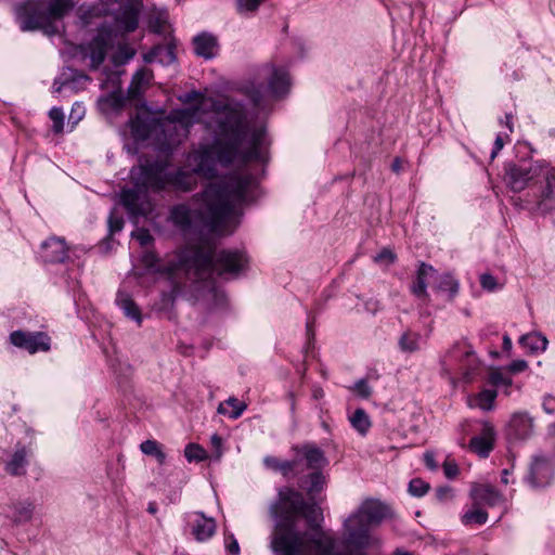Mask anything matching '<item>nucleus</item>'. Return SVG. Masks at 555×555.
Returning <instances> with one entry per match:
<instances>
[{
    "label": "nucleus",
    "instance_id": "39448f33",
    "mask_svg": "<svg viewBox=\"0 0 555 555\" xmlns=\"http://www.w3.org/2000/svg\"><path fill=\"white\" fill-rule=\"evenodd\" d=\"M384 509L378 501H364L344 522V544L359 551L379 545V538L372 535L369 529L383 519Z\"/></svg>",
    "mask_w": 555,
    "mask_h": 555
},
{
    "label": "nucleus",
    "instance_id": "680f3d73",
    "mask_svg": "<svg viewBox=\"0 0 555 555\" xmlns=\"http://www.w3.org/2000/svg\"><path fill=\"white\" fill-rule=\"evenodd\" d=\"M503 348L505 350H511L512 349V340H511V338L507 335H505L503 337Z\"/></svg>",
    "mask_w": 555,
    "mask_h": 555
},
{
    "label": "nucleus",
    "instance_id": "4be33fe9",
    "mask_svg": "<svg viewBox=\"0 0 555 555\" xmlns=\"http://www.w3.org/2000/svg\"><path fill=\"white\" fill-rule=\"evenodd\" d=\"M116 302L128 318L141 323V312L128 294L118 292Z\"/></svg>",
    "mask_w": 555,
    "mask_h": 555
},
{
    "label": "nucleus",
    "instance_id": "69168bd1",
    "mask_svg": "<svg viewBox=\"0 0 555 555\" xmlns=\"http://www.w3.org/2000/svg\"><path fill=\"white\" fill-rule=\"evenodd\" d=\"M392 169L396 172H398L401 169V162H400V159H395V162L392 163Z\"/></svg>",
    "mask_w": 555,
    "mask_h": 555
},
{
    "label": "nucleus",
    "instance_id": "bb28decb",
    "mask_svg": "<svg viewBox=\"0 0 555 555\" xmlns=\"http://www.w3.org/2000/svg\"><path fill=\"white\" fill-rule=\"evenodd\" d=\"M13 517L16 522H26L31 519L34 506L28 501L16 502L12 505Z\"/></svg>",
    "mask_w": 555,
    "mask_h": 555
},
{
    "label": "nucleus",
    "instance_id": "393cba45",
    "mask_svg": "<svg viewBox=\"0 0 555 555\" xmlns=\"http://www.w3.org/2000/svg\"><path fill=\"white\" fill-rule=\"evenodd\" d=\"M421 335L414 332H405L399 338V347L403 352H415L421 348Z\"/></svg>",
    "mask_w": 555,
    "mask_h": 555
},
{
    "label": "nucleus",
    "instance_id": "338daca9",
    "mask_svg": "<svg viewBox=\"0 0 555 555\" xmlns=\"http://www.w3.org/2000/svg\"><path fill=\"white\" fill-rule=\"evenodd\" d=\"M507 476H508V470H507V469H504V470L502 472V482H504V483H508V478H507Z\"/></svg>",
    "mask_w": 555,
    "mask_h": 555
},
{
    "label": "nucleus",
    "instance_id": "58836bf2",
    "mask_svg": "<svg viewBox=\"0 0 555 555\" xmlns=\"http://www.w3.org/2000/svg\"><path fill=\"white\" fill-rule=\"evenodd\" d=\"M135 54V51L127 46L122 44L119 46L117 53L115 54L114 59L116 63L122 64L131 60Z\"/></svg>",
    "mask_w": 555,
    "mask_h": 555
},
{
    "label": "nucleus",
    "instance_id": "2f4dec72",
    "mask_svg": "<svg viewBox=\"0 0 555 555\" xmlns=\"http://www.w3.org/2000/svg\"><path fill=\"white\" fill-rule=\"evenodd\" d=\"M435 281L438 282L437 288L441 292L449 293L451 297L457 293L459 284L450 274H443L440 276L436 274Z\"/></svg>",
    "mask_w": 555,
    "mask_h": 555
},
{
    "label": "nucleus",
    "instance_id": "79ce46f5",
    "mask_svg": "<svg viewBox=\"0 0 555 555\" xmlns=\"http://www.w3.org/2000/svg\"><path fill=\"white\" fill-rule=\"evenodd\" d=\"M262 0H237V9L241 13L255 11Z\"/></svg>",
    "mask_w": 555,
    "mask_h": 555
},
{
    "label": "nucleus",
    "instance_id": "dca6fc26",
    "mask_svg": "<svg viewBox=\"0 0 555 555\" xmlns=\"http://www.w3.org/2000/svg\"><path fill=\"white\" fill-rule=\"evenodd\" d=\"M195 516L191 532L197 542H205L216 533V521L214 518L206 517L202 512L195 513Z\"/></svg>",
    "mask_w": 555,
    "mask_h": 555
},
{
    "label": "nucleus",
    "instance_id": "4c0bfd02",
    "mask_svg": "<svg viewBox=\"0 0 555 555\" xmlns=\"http://www.w3.org/2000/svg\"><path fill=\"white\" fill-rule=\"evenodd\" d=\"M429 489V485L422 479H413L410 481L409 491L412 495L422 496Z\"/></svg>",
    "mask_w": 555,
    "mask_h": 555
},
{
    "label": "nucleus",
    "instance_id": "f03ea898",
    "mask_svg": "<svg viewBox=\"0 0 555 555\" xmlns=\"http://www.w3.org/2000/svg\"><path fill=\"white\" fill-rule=\"evenodd\" d=\"M255 179L249 175H231L210 183L193 201L194 208L175 206L171 221L182 230L204 224L218 234H230L236 228L242 207L253 199Z\"/></svg>",
    "mask_w": 555,
    "mask_h": 555
},
{
    "label": "nucleus",
    "instance_id": "de8ad7c7",
    "mask_svg": "<svg viewBox=\"0 0 555 555\" xmlns=\"http://www.w3.org/2000/svg\"><path fill=\"white\" fill-rule=\"evenodd\" d=\"M375 262L378 263H391L395 260V255L389 249H384L374 257Z\"/></svg>",
    "mask_w": 555,
    "mask_h": 555
},
{
    "label": "nucleus",
    "instance_id": "a18cd8bd",
    "mask_svg": "<svg viewBox=\"0 0 555 555\" xmlns=\"http://www.w3.org/2000/svg\"><path fill=\"white\" fill-rule=\"evenodd\" d=\"M480 284H481L482 288L490 291V292L496 289V287H498L496 280L491 274H482L480 276Z\"/></svg>",
    "mask_w": 555,
    "mask_h": 555
},
{
    "label": "nucleus",
    "instance_id": "774afa93",
    "mask_svg": "<svg viewBox=\"0 0 555 555\" xmlns=\"http://www.w3.org/2000/svg\"><path fill=\"white\" fill-rule=\"evenodd\" d=\"M147 511L152 514H155L156 513V506L155 504L151 503L147 507Z\"/></svg>",
    "mask_w": 555,
    "mask_h": 555
},
{
    "label": "nucleus",
    "instance_id": "49530a36",
    "mask_svg": "<svg viewBox=\"0 0 555 555\" xmlns=\"http://www.w3.org/2000/svg\"><path fill=\"white\" fill-rule=\"evenodd\" d=\"M132 235L142 246H146L152 242V236L147 230L138 229Z\"/></svg>",
    "mask_w": 555,
    "mask_h": 555
},
{
    "label": "nucleus",
    "instance_id": "2eb2a0df",
    "mask_svg": "<svg viewBox=\"0 0 555 555\" xmlns=\"http://www.w3.org/2000/svg\"><path fill=\"white\" fill-rule=\"evenodd\" d=\"M194 52L206 60L214 59L219 51L217 38L208 33H202L193 38Z\"/></svg>",
    "mask_w": 555,
    "mask_h": 555
},
{
    "label": "nucleus",
    "instance_id": "473e14b6",
    "mask_svg": "<svg viewBox=\"0 0 555 555\" xmlns=\"http://www.w3.org/2000/svg\"><path fill=\"white\" fill-rule=\"evenodd\" d=\"M184 456L189 462H202L207 459V452L196 443H189L184 449Z\"/></svg>",
    "mask_w": 555,
    "mask_h": 555
},
{
    "label": "nucleus",
    "instance_id": "4d7b16f0",
    "mask_svg": "<svg viewBox=\"0 0 555 555\" xmlns=\"http://www.w3.org/2000/svg\"><path fill=\"white\" fill-rule=\"evenodd\" d=\"M157 258L153 253H145L142 257V262L146 268H153L156 264Z\"/></svg>",
    "mask_w": 555,
    "mask_h": 555
},
{
    "label": "nucleus",
    "instance_id": "0e129e2a",
    "mask_svg": "<svg viewBox=\"0 0 555 555\" xmlns=\"http://www.w3.org/2000/svg\"><path fill=\"white\" fill-rule=\"evenodd\" d=\"M392 555H414V553L412 552H409V551H405V550H402V548H397Z\"/></svg>",
    "mask_w": 555,
    "mask_h": 555
},
{
    "label": "nucleus",
    "instance_id": "6e6552de",
    "mask_svg": "<svg viewBox=\"0 0 555 555\" xmlns=\"http://www.w3.org/2000/svg\"><path fill=\"white\" fill-rule=\"evenodd\" d=\"M10 341L18 348L27 350L29 353L38 351H48L50 349V337L42 333H26L15 331L10 335Z\"/></svg>",
    "mask_w": 555,
    "mask_h": 555
},
{
    "label": "nucleus",
    "instance_id": "5fc2aeb1",
    "mask_svg": "<svg viewBox=\"0 0 555 555\" xmlns=\"http://www.w3.org/2000/svg\"><path fill=\"white\" fill-rule=\"evenodd\" d=\"M543 410L548 414H553L555 412V397H552V396L544 397Z\"/></svg>",
    "mask_w": 555,
    "mask_h": 555
},
{
    "label": "nucleus",
    "instance_id": "f704fd0d",
    "mask_svg": "<svg viewBox=\"0 0 555 555\" xmlns=\"http://www.w3.org/2000/svg\"><path fill=\"white\" fill-rule=\"evenodd\" d=\"M309 482L310 485L307 488L308 493H318L323 489V486L325 485V477L320 472H315L310 475Z\"/></svg>",
    "mask_w": 555,
    "mask_h": 555
},
{
    "label": "nucleus",
    "instance_id": "bf43d9fd",
    "mask_svg": "<svg viewBox=\"0 0 555 555\" xmlns=\"http://www.w3.org/2000/svg\"><path fill=\"white\" fill-rule=\"evenodd\" d=\"M157 462L163 465L166 461V454L165 452L163 451V448H160L154 455H153Z\"/></svg>",
    "mask_w": 555,
    "mask_h": 555
},
{
    "label": "nucleus",
    "instance_id": "9d476101",
    "mask_svg": "<svg viewBox=\"0 0 555 555\" xmlns=\"http://www.w3.org/2000/svg\"><path fill=\"white\" fill-rule=\"evenodd\" d=\"M141 8L139 0H131L126 4L115 20L116 29L122 33L133 31L138 27Z\"/></svg>",
    "mask_w": 555,
    "mask_h": 555
},
{
    "label": "nucleus",
    "instance_id": "c03bdc74",
    "mask_svg": "<svg viewBox=\"0 0 555 555\" xmlns=\"http://www.w3.org/2000/svg\"><path fill=\"white\" fill-rule=\"evenodd\" d=\"M442 468L446 477L449 479L455 478L459 474V467L454 461L447 460L443 463Z\"/></svg>",
    "mask_w": 555,
    "mask_h": 555
},
{
    "label": "nucleus",
    "instance_id": "a211bd4d",
    "mask_svg": "<svg viewBox=\"0 0 555 555\" xmlns=\"http://www.w3.org/2000/svg\"><path fill=\"white\" fill-rule=\"evenodd\" d=\"M508 427L514 438L526 439L532 434L533 421L527 413L518 412L512 416Z\"/></svg>",
    "mask_w": 555,
    "mask_h": 555
},
{
    "label": "nucleus",
    "instance_id": "864d4df0",
    "mask_svg": "<svg viewBox=\"0 0 555 555\" xmlns=\"http://www.w3.org/2000/svg\"><path fill=\"white\" fill-rule=\"evenodd\" d=\"M424 462L430 470H436L438 468V464L435 460V454L430 451L425 452Z\"/></svg>",
    "mask_w": 555,
    "mask_h": 555
},
{
    "label": "nucleus",
    "instance_id": "6ab92c4d",
    "mask_svg": "<svg viewBox=\"0 0 555 555\" xmlns=\"http://www.w3.org/2000/svg\"><path fill=\"white\" fill-rule=\"evenodd\" d=\"M42 257L48 262H62L67 257V247L62 238L51 237L42 243Z\"/></svg>",
    "mask_w": 555,
    "mask_h": 555
},
{
    "label": "nucleus",
    "instance_id": "20e7f679",
    "mask_svg": "<svg viewBox=\"0 0 555 555\" xmlns=\"http://www.w3.org/2000/svg\"><path fill=\"white\" fill-rule=\"evenodd\" d=\"M504 182L514 193L529 190L532 203L539 210L555 209V167L545 159L507 163L504 167Z\"/></svg>",
    "mask_w": 555,
    "mask_h": 555
},
{
    "label": "nucleus",
    "instance_id": "f3484780",
    "mask_svg": "<svg viewBox=\"0 0 555 555\" xmlns=\"http://www.w3.org/2000/svg\"><path fill=\"white\" fill-rule=\"evenodd\" d=\"M431 280H436V270L431 266L422 263L417 270L416 280L411 287V292L417 298L426 300L428 298L426 288Z\"/></svg>",
    "mask_w": 555,
    "mask_h": 555
},
{
    "label": "nucleus",
    "instance_id": "f257e3e1",
    "mask_svg": "<svg viewBox=\"0 0 555 555\" xmlns=\"http://www.w3.org/2000/svg\"><path fill=\"white\" fill-rule=\"evenodd\" d=\"M186 108L176 109L165 119H157L147 109H141L130 120L131 134L135 141L153 140L160 151L178 146L194 122H203L218 133L212 145H203L191 152L184 167L170 175L166 164L155 163L132 168L130 175L135 183L132 190L121 192V203L132 216H149L153 204L146 190H162L168 185L180 191H190L197 177L211 178L217 163L229 165L261 159L267 144L263 125H251L244 107L238 103H217L212 98L192 92L184 95Z\"/></svg>",
    "mask_w": 555,
    "mask_h": 555
},
{
    "label": "nucleus",
    "instance_id": "8fccbe9b",
    "mask_svg": "<svg viewBox=\"0 0 555 555\" xmlns=\"http://www.w3.org/2000/svg\"><path fill=\"white\" fill-rule=\"evenodd\" d=\"M83 115L85 107L81 104L76 103L72 108L69 120H73L74 124H77L83 117Z\"/></svg>",
    "mask_w": 555,
    "mask_h": 555
},
{
    "label": "nucleus",
    "instance_id": "ddd939ff",
    "mask_svg": "<svg viewBox=\"0 0 555 555\" xmlns=\"http://www.w3.org/2000/svg\"><path fill=\"white\" fill-rule=\"evenodd\" d=\"M495 431L494 428L486 423L482 426L481 434L472 438L469 450L481 457H487L494 446Z\"/></svg>",
    "mask_w": 555,
    "mask_h": 555
},
{
    "label": "nucleus",
    "instance_id": "c9c22d12",
    "mask_svg": "<svg viewBox=\"0 0 555 555\" xmlns=\"http://www.w3.org/2000/svg\"><path fill=\"white\" fill-rule=\"evenodd\" d=\"M489 380L493 386L500 387L505 386L509 387L512 385V379L505 376L500 370L494 369L489 374Z\"/></svg>",
    "mask_w": 555,
    "mask_h": 555
},
{
    "label": "nucleus",
    "instance_id": "cd10ccee",
    "mask_svg": "<svg viewBox=\"0 0 555 555\" xmlns=\"http://www.w3.org/2000/svg\"><path fill=\"white\" fill-rule=\"evenodd\" d=\"M519 343L529 347L532 351L545 350L547 347V339L540 333L527 334L520 337Z\"/></svg>",
    "mask_w": 555,
    "mask_h": 555
},
{
    "label": "nucleus",
    "instance_id": "b1692460",
    "mask_svg": "<svg viewBox=\"0 0 555 555\" xmlns=\"http://www.w3.org/2000/svg\"><path fill=\"white\" fill-rule=\"evenodd\" d=\"M246 408V403L240 401L236 398L231 397L227 401L219 404L218 413L222 415H228L229 417L235 420L242 415Z\"/></svg>",
    "mask_w": 555,
    "mask_h": 555
},
{
    "label": "nucleus",
    "instance_id": "0eeeda50",
    "mask_svg": "<svg viewBox=\"0 0 555 555\" xmlns=\"http://www.w3.org/2000/svg\"><path fill=\"white\" fill-rule=\"evenodd\" d=\"M443 369L448 373L459 374L470 382L479 367L478 359L466 341H459L444 356Z\"/></svg>",
    "mask_w": 555,
    "mask_h": 555
},
{
    "label": "nucleus",
    "instance_id": "603ef678",
    "mask_svg": "<svg viewBox=\"0 0 555 555\" xmlns=\"http://www.w3.org/2000/svg\"><path fill=\"white\" fill-rule=\"evenodd\" d=\"M527 362L525 360H516V361H513L509 365H508V370L512 372V373H519V372H522L527 369Z\"/></svg>",
    "mask_w": 555,
    "mask_h": 555
},
{
    "label": "nucleus",
    "instance_id": "aec40b11",
    "mask_svg": "<svg viewBox=\"0 0 555 555\" xmlns=\"http://www.w3.org/2000/svg\"><path fill=\"white\" fill-rule=\"evenodd\" d=\"M29 453L30 451L25 446H17L11 459L5 463V472L12 476L25 475Z\"/></svg>",
    "mask_w": 555,
    "mask_h": 555
},
{
    "label": "nucleus",
    "instance_id": "7ed1b4c3",
    "mask_svg": "<svg viewBox=\"0 0 555 555\" xmlns=\"http://www.w3.org/2000/svg\"><path fill=\"white\" fill-rule=\"evenodd\" d=\"M247 264L245 255L237 250L216 251L209 243L190 246L177 254L168 264L162 269L170 278L176 279L181 273L189 278L204 281L212 271L218 274H236Z\"/></svg>",
    "mask_w": 555,
    "mask_h": 555
},
{
    "label": "nucleus",
    "instance_id": "ea45409f",
    "mask_svg": "<svg viewBox=\"0 0 555 555\" xmlns=\"http://www.w3.org/2000/svg\"><path fill=\"white\" fill-rule=\"evenodd\" d=\"M350 389L363 399H367L372 395V389L365 379L358 380Z\"/></svg>",
    "mask_w": 555,
    "mask_h": 555
},
{
    "label": "nucleus",
    "instance_id": "6e6d98bb",
    "mask_svg": "<svg viewBox=\"0 0 555 555\" xmlns=\"http://www.w3.org/2000/svg\"><path fill=\"white\" fill-rule=\"evenodd\" d=\"M439 501H447L452 498V490L448 487L439 488L436 491Z\"/></svg>",
    "mask_w": 555,
    "mask_h": 555
},
{
    "label": "nucleus",
    "instance_id": "052dcab7",
    "mask_svg": "<svg viewBox=\"0 0 555 555\" xmlns=\"http://www.w3.org/2000/svg\"><path fill=\"white\" fill-rule=\"evenodd\" d=\"M250 96H251V99H253L254 103H255V104H257V105L260 103L261 98H262V95H261V93H260V91H259V90H257V91L253 92V93L250 94Z\"/></svg>",
    "mask_w": 555,
    "mask_h": 555
},
{
    "label": "nucleus",
    "instance_id": "5701e85b",
    "mask_svg": "<svg viewBox=\"0 0 555 555\" xmlns=\"http://www.w3.org/2000/svg\"><path fill=\"white\" fill-rule=\"evenodd\" d=\"M302 455L311 469H320L327 464L324 453L319 448L307 446L302 449Z\"/></svg>",
    "mask_w": 555,
    "mask_h": 555
},
{
    "label": "nucleus",
    "instance_id": "412c9836",
    "mask_svg": "<svg viewBox=\"0 0 555 555\" xmlns=\"http://www.w3.org/2000/svg\"><path fill=\"white\" fill-rule=\"evenodd\" d=\"M496 396V390L483 389L479 393L468 397L467 403L470 408H479L483 411H490L494 406Z\"/></svg>",
    "mask_w": 555,
    "mask_h": 555
},
{
    "label": "nucleus",
    "instance_id": "c756f323",
    "mask_svg": "<svg viewBox=\"0 0 555 555\" xmlns=\"http://www.w3.org/2000/svg\"><path fill=\"white\" fill-rule=\"evenodd\" d=\"M263 464L269 469L281 472L285 477L288 476L295 468V462L280 461L274 456H266L263 459Z\"/></svg>",
    "mask_w": 555,
    "mask_h": 555
},
{
    "label": "nucleus",
    "instance_id": "7c9ffc66",
    "mask_svg": "<svg viewBox=\"0 0 555 555\" xmlns=\"http://www.w3.org/2000/svg\"><path fill=\"white\" fill-rule=\"evenodd\" d=\"M168 22V14L164 10H153L150 15V27L155 33H165L166 31V25Z\"/></svg>",
    "mask_w": 555,
    "mask_h": 555
},
{
    "label": "nucleus",
    "instance_id": "09e8293b",
    "mask_svg": "<svg viewBox=\"0 0 555 555\" xmlns=\"http://www.w3.org/2000/svg\"><path fill=\"white\" fill-rule=\"evenodd\" d=\"M225 547L233 555L240 554V546L233 534L225 535Z\"/></svg>",
    "mask_w": 555,
    "mask_h": 555
},
{
    "label": "nucleus",
    "instance_id": "e2e57ef3",
    "mask_svg": "<svg viewBox=\"0 0 555 555\" xmlns=\"http://www.w3.org/2000/svg\"><path fill=\"white\" fill-rule=\"evenodd\" d=\"M513 116L511 114L505 115V125L508 127L509 131H513V124H512Z\"/></svg>",
    "mask_w": 555,
    "mask_h": 555
},
{
    "label": "nucleus",
    "instance_id": "13d9d810",
    "mask_svg": "<svg viewBox=\"0 0 555 555\" xmlns=\"http://www.w3.org/2000/svg\"><path fill=\"white\" fill-rule=\"evenodd\" d=\"M503 146H504L503 139L501 135H498L495 139V142H494L493 151L491 153L492 159L496 157L498 153L503 149Z\"/></svg>",
    "mask_w": 555,
    "mask_h": 555
},
{
    "label": "nucleus",
    "instance_id": "e433bc0d",
    "mask_svg": "<svg viewBox=\"0 0 555 555\" xmlns=\"http://www.w3.org/2000/svg\"><path fill=\"white\" fill-rule=\"evenodd\" d=\"M49 116L51 120L53 121V131L56 133H60L63 131L64 128V114L61 108L53 107L49 112Z\"/></svg>",
    "mask_w": 555,
    "mask_h": 555
},
{
    "label": "nucleus",
    "instance_id": "72a5a7b5",
    "mask_svg": "<svg viewBox=\"0 0 555 555\" xmlns=\"http://www.w3.org/2000/svg\"><path fill=\"white\" fill-rule=\"evenodd\" d=\"M149 79H150V73L147 70H145V69L138 70L132 78V82L129 87V93L132 96H137L138 94H140L142 85L146 83L149 81Z\"/></svg>",
    "mask_w": 555,
    "mask_h": 555
},
{
    "label": "nucleus",
    "instance_id": "423d86ee",
    "mask_svg": "<svg viewBox=\"0 0 555 555\" xmlns=\"http://www.w3.org/2000/svg\"><path fill=\"white\" fill-rule=\"evenodd\" d=\"M73 0H51L44 9L40 3L28 1L16 10L22 30H42L51 36L57 33L54 22L63 18L73 8Z\"/></svg>",
    "mask_w": 555,
    "mask_h": 555
},
{
    "label": "nucleus",
    "instance_id": "1a4fd4ad",
    "mask_svg": "<svg viewBox=\"0 0 555 555\" xmlns=\"http://www.w3.org/2000/svg\"><path fill=\"white\" fill-rule=\"evenodd\" d=\"M111 43L112 30L102 28L87 49V55L90 57L92 67H98L104 61L107 48Z\"/></svg>",
    "mask_w": 555,
    "mask_h": 555
},
{
    "label": "nucleus",
    "instance_id": "4468645a",
    "mask_svg": "<svg viewBox=\"0 0 555 555\" xmlns=\"http://www.w3.org/2000/svg\"><path fill=\"white\" fill-rule=\"evenodd\" d=\"M262 72L263 77L269 79V91L272 95L279 96L286 93L289 88V78L286 70L269 65Z\"/></svg>",
    "mask_w": 555,
    "mask_h": 555
},
{
    "label": "nucleus",
    "instance_id": "f8f14e48",
    "mask_svg": "<svg viewBox=\"0 0 555 555\" xmlns=\"http://www.w3.org/2000/svg\"><path fill=\"white\" fill-rule=\"evenodd\" d=\"M470 498L475 505L486 504L492 507L504 503L503 495L487 483L474 485L470 489Z\"/></svg>",
    "mask_w": 555,
    "mask_h": 555
},
{
    "label": "nucleus",
    "instance_id": "c85d7f7f",
    "mask_svg": "<svg viewBox=\"0 0 555 555\" xmlns=\"http://www.w3.org/2000/svg\"><path fill=\"white\" fill-rule=\"evenodd\" d=\"M487 519H488L487 512L482 511L480 508V505H475V503L473 504V508L465 512L461 518L462 522L465 526L473 525V524L482 525L487 521Z\"/></svg>",
    "mask_w": 555,
    "mask_h": 555
},
{
    "label": "nucleus",
    "instance_id": "a19ab883",
    "mask_svg": "<svg viewBox=\"0 0 555 555\" xmlns=\"http://www.w3.org/2000/svg\"><path fill=\"white\" fill-rule=\"evenodd\" d=\"M162 444L156 440H145L140 444V450L142 453L146 455H154L159 449Z\"/></svg>",
    "mask_w": 555,
    "mask_h": 555
},
{
    "label": "nucleus",
    "instance_id": "3c124183",
    "mask_svg": "<svg viewBox=\"0 0 555 555\" xmlns=\"http://www.w3.org/2000/svg\"><path fill=\"white\" fill-rule=\"evenodd\" d=\"M108 225H109V231L112 233L118 232L122 229L124 221H122V219L115 217L114 215H111L109 219H108Z\"/></svg>",
    "mask_w": 555,
    "mask_h": 555
},
{
    "label": "nucleus",
    "instance_id": "37998d69",
    "mask_svg": "<svg viewBox=\"0 0 555 555\" xmlns=\"http://www.w3.org/2000/svg\"><path fill=\"white\" fill-rule=\"evenodd\" d=\"M210 443H211V447L214 449V453H215V459L217 461H219L223 454V450H222V438L217 435V434H214L211 437H210Z\"/></svg>",
    "mask_w": 555,
    "mask_h": 555
},
{
    "label": "nucleus",
    "instance_id": "a878e982",
    "mask_svg": "<svg viewBox=\"0 0 555 555\" xmlns=\"http://www.w3.org/2000/svg\"><path fill=\"white\" fill-rule=\"evenodd\" d=\"M349 421L352 427L362 436L365 435L371 427L370 417L363 409L356 410L349 417Z\"/></svg>",
    "mask_w": 555,
    "mask_h": 555
},
{
    "label": "nucleus",
    "instance_id": "9b49d317",
    "mask_svg": "<svg viewBox=\"0 0 555 555\" xmlns=\"http://www.w3.org/2000/svg\"><path fill=\"white\" fill-rule=\"evenodd\" d=\"M553 468L550 461L541 455L533 457L530 466L529 482L533 487H543L551 482Z\"/></svg>",
    "mask_w": 555,
    "mask_h": 555
}]
</instances>
